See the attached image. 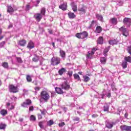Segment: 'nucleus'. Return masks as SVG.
<instances>
[{
  "label": "nucleus",
  "instance_id": "obj_1",
  "mask_svg": "<svg viewBox=\"0 0 131 131\" xmlns=\"http://www.w3.org/2000/svg\"><path fill=\"white\" fill-rule=\"evenodd\" d=\"M40 100H43L45 102H48L49 100H50V96L48 92L42 91L40 93Z\"/></svg>",
  "mask_w": 131,
  "mask_h": 131
},
{
  "label": "nucleus",
  "instance_id": "obj_2",
  "mask_svg": "<svg viewBox=\"0 0 131 131\" xmlns=\"http://www.w3.org/2000/svg\"><path fill=\"white\" fill-rule=\"evenodd\" d=\"M9 91L12 93H17L19 92L18 86H15L14 84H9Z\"/></svg>",
  "mask_w": 131,
  "mask_h": 131
},
{
  "label": "nucleus",
  "instance_id": "obj_3",
  "mask_svg": "<svg viewBox=\"0 0 131 131\" xmlns=\"http://www.w3.org/2000/svg\"><path fill=\"white\" fill-rule=\"evenodd\" d=\"M99 50V48L97 47H94L92 49L91 52H88V54L86 55V58L88 59H93V55L95 54V53L96 51Z\"/></svg>",
  "mask_w": 131,
  "mask_h": 131
},
{
  "label": "nucleus",
  "instance_id": "obj_4",
  "mask_svg": "<svg viewBox=\"0 0 131 131\" xmlns=\"http://www.w3.org/2000/svg\"><path fill=\"white\" fill-rule=\"evenodd\" d=\"M60 63V58L57 57H53L51 60V64L53 66H57Z\"/></svg>",
  "mask_w": 131,
  "mask_h": 131
},
{
  "label": "nucleus",
  "instance_id": "obj_5",
  "mask_svg": "<svg viewBox=\"0 0 131 131\" xmlns=\"http://www.w3.org/2000/svg\"><path fill=\"white\" fill-rule=\"evenodd\" d=\"M78 11L80 15L85 14L86 12V7L83 5H80L78 7Z\"/></svg>",
  "mask_w": 131,
  "mask_h": 131
},
{
  "label": "nucleus",
  "instance_id": "obj_6",
  "mask_svg": "<svg viewBox=\"0 0 131 131\" xmlns=\"http://www.w3.org/2000/svg\"><path fill=\"white\" fill-rule=\"evenodd\" d=\"M119 31H120V32H122L123 36H125V37H127L129 35L128 31H127L126 28L124 26H122L119 29Z\"/></svg>",
  "mask_w": 131,
  "mask_h": 131
},
{
  "label": "nucleus",
  "instance_id": "obj_7",
  "mask_svg": "<svg viewBox=\"0 0 131 131\" xmlns=\"http://www.w3.org/2000/svg\"><path fill=\"white\" fill-rule=\"evenodd\" d=\"M32 104V100L30 99H27L26 102H24L21 104V107L24 108L27 107L28 105H31Z\"/></svg>",
  "mask_w": 131,
  "mask_h": 131
},
{
  "label": "nucleus",
  "instance_id": "obj_8",
  "mask_svg": "<svg viewBox=\"0 0 131 131\" xmlns=\"http://www.w3.org/2000/svg\"><path fill=\"white\" fill-rule=\"evenodd\" d=\"M62 90H68L70 89V86L68 84L67 81H64L63 83H62L60 85Z\"/></svg>",
  "mask_w": 131,
  "mask_h": 131
},
{
  "label": "nucleus",
  "instance_id": "obj_9",
  "mask_svg": "<svg viewBox=\"0 0 131 131\" xmlns=\"http://www.w3.org/2000/svg\"><path fill=\"white\" fill-rule=\"evenodd\" d=\"M123 23L127 25V27H130L131 26V19L130 18L125 17L123 20Z\"/></svg>",
  "mask_w": 131,
  "mask_h": 131
},
{
  "label": "nucleus",
  "instance_id": "obj_10",
  "mask_svg": "<svg viewBox=\"0 0 131 131\" xmlns=\"http://www.w3.org/2000/svg\"><path fill=\"white\" fill-rule=\"evenodd\" d=\"M120 128L122 131H131V126L122 125L120 126Z\"/></svg>",
  "mask_w": 131,
  "mask_h": 131
},
{
  "label": "nucleus",
  "instance_id": "obj_11",
  "mask_svg": "<svg viewBox=\"0 0 131 131\" xmlns=\"http://www.w3.org/2000/svg\"><path fill=\"white\" fill-rule=\"evenodd\" d=\"M34 18L37 20V22H40L42 18V16L41 15V13H35L34 16Z\"/></svg>",
  "mask_w": 131,
  "mask_h": 131
},
{
  "label": "nucleus",
  "instance_id": "obj_12",
  "mask_svg": "<svg viewBox=\"0 0 131 131\" xmlns=\"http://www.w3.org/2000/svg\"><path fill=\"white\" fill-rule=\"evenodd\" d=\"M59 8L60 10H62L63 11H65L68 10V5L67 3H62L59 6Z\"/></svg>",
  "mask_w": 131,
  "mask_h": 131
},
{
  "label": "nucleus",
  "instance_id": "obj_13",
  "mask_svg": "<svg viewBox=\"0 0 131 131\" xmlns=\"http://www.w3.org/2000/svg\"><path fill=\"white\" fill-rule=\"evenodd\" d=\"M71 6L72 7V10H73V11L74 12H77V5L74 2H73L71 3Z\"/></svg>",
  "mask_w": 131,
  "mask_h": 131
},
{
  "label": "nucleus",
  "instance_id": "obj_14",
  "mask_svg": "<svg viewBox=\"0 0 131 131\" xmlns=\"http://www.w3.org/2000/svg\"><path fill=\"white\" fill-rule=\"evenodd\" d=\"M110 23L114 25H117L118 24L117 18L116 17L111 18V19H110Z\"/></svg>",
  "mask_w": 131,
  "mask_h": 131
},
{
  "label": "nucleus",
  "instance_id": "obj_15",
  "mask_svg": "<svg viewBox=\"0 0 131 131\" xmlns=\"http://www.w3.org/2000/svg\"><path fill=\"white\" fill-rule=\"evenodd\" d=\"M27 48H28L29 49H32L34 48V42L32 41H29L28 44V46H27Z\"/></svg>",
  "mask_w": 131,
  "mask_h": 131
},
{
  "label": "nucleus",
  "instance_id": "obj_16",
  "mask_svg": "<svg viewBox=\"0 0 131 131\" xmlns=\"http://www.w3.org/2000/svg\"><path fill=\"white\" fill-rule=\"evenodd\" d=\"M102 31V28L100 26H97L95 29V31L94 32H95L96 34H100L101 33Z\"/></svg>",
  "mask_w": 131,
  "mask_h": 131
},
{
  "label": "nucleus",
  "instance_id": "obj_17",
  "mask_svg": "<svg viewBox=\"0 0 131 131\" xmlns=\"http://www.w3.org/2000/svg\"><path fill=\"white\" fill-rule=\"evenodd\" d=\"M15 12V10L12 8L11 5L7 6V12L9 13H12Z\"/></svg>",
  "mask_w": 131,
  "mask_h": 131
},
{
  "label": "nucleus",
  "instance_id": "obj_18",
  "mask_svg": "<svg viewBox=\"0 0 131 131\" xmlns=\"http://www.w3.org/2000/svg\"><path fill=\"white\" fill-rule=\"evenodd\" d=\"M27 43V41H26V40L25 39H22L18 41V45L21 47L25 46Z\"/></svg>",
  "mask_w": 131,
  "mask_h": 131
},
{
  "label": "nucleus",
  "instance_id": "obj_19",
  "mask_svg": "<svg viewBox=\"0 0 131 131\" xmlns=\"http://www.w3.org/2000/svg\"><path fill=\"white\" fill-rule=\"evenodd\" d=\"M55 90L56 93H57L58 94L62 95L64 93L63 90H62V89L56 87L55 88Z\"/></svg>",
  "mask_w": 131,
  "mask_h": 131
},
{
  "label": "nucleus",
  "instance_id": "obj_20",
  "mask_svg": "<svg viewBox=\"0 0 131 131\" xmlns=\"http://www.w3.org/2000/svg\"><path fill=\"white\" fill-rule=\"evenodd\" d=\"M80 34L81 37L82 38V39L85 38L86 37H88L89 36L88 33L86 31H83L82 33H80Z\"/></svg>",
  "mask_w": 131,
  "mask_h": 131
},
{
  "label": "nucleus",
  "instance_id": "obj_21",
  "mask_svg": "<svg viewBox=\"0 0 131 131\" xmlns=\"http://www.w3.org/2000/svg\"><path fill=\"white\" fill-rule=\"evenodd\" d=\"M67 15H68L69 18L71 19L75 18V17H76V15H75L74 13L71 12H69L68 13H67Z\"/></svg>",
  "mask_w": 131,
  "mask_h": 131
},
{
  "label": "nucleus",
  "instance_id": "obj_22",
  "mask_svg": "<svg viewBox=\"0 0 131 131\" xmlns=\"http://www.w3.org/2000/svg\"><path fill=\"white\" fill-rule=\"evenodd\" d=\"M115 123H110V122H107L106 124V126L107 128L108 129H111L113 128V126L115 125Z\"/></svg>",
  "mask_w": 131,
  "mask_h": 131
},
{
  "label": "nucleus",
  "instance_id": "obj_23",
  "mask_svg": "<svg viewBox=\"0 0 131 131\" xmlns=\"http://www.w3.org/2000/svg\"><path fill=\"white\" fill-rule=\"evenodd\" d=\"M59 54L60 57H61L62 58H65L66 56V52L63 50H60L59 51Z\"/></svg>",
  "mask_w": 131,
  "mask_h": 131
},
{
  "label": "nucleus",
  "instance_id": "obj_24",
  "mask_svg": "<svg viewBox=\"0 0 131 131\" xmlns=\"http://www.w3.org/2000/svg\"><path fill=\"white\" fill-rule=\"evenodd\" d=\"M7 114H8V111L7 110L2 109L1 111H0V114L3 116L7 115Z\"/></svg>",
  "mask_w": 131,
  "mask_h": 131
},
{
  "label": "nucleus",
  "instance_id": "obj_25",
  "mask_svg": "<svg viewBox=\"0 0 131 131\" xmlns=\"http://www.w3.org/2000/svg\"><path fill=\"white\" fill-rule=\"evenodd\" d=\"M66 72V69L64 68H62L60 69H59V71H58V73L59 74V75L61 76L63 75V73H65Z\"/></svg>",
  "mask_w": 131,
  "mask_h": 131
},
{
  "label": "nucleus",
  "instance_id": "obj_26",
  "mask_svg": "<svg viewBox=\"0 0 131 131\" xmlns=\"http://www.w3.org/2000/svg\"><path fill=\"white\" fill-rule=\"evenodd\" d=\"M103 37L100 36L99 38H98L97 43L99 45H102L103 43Z\"/></svg>",
  "mask_w": 131,
  "mask_h": 131
},
{
  "label": "nucleus",
  "instance_id": "obj_27",
  "mask_svg": "<svg viewBox=\"0 0 131 131\" xmlns=\"http://www.w3.org/2000/svg\"><path fill=\"white\" fill-rule=\"evenodd\" d=\"M96 18L98 19V20H99L101 22H103V17L102 15H99V14H96Z\"/></svg>",
  "mask_w": 131,
  "mask_h": 131
},
{
  "label": "nucleus",
  "instance_id": "obj_28",
  "mask_svg": "<svg viewBox=\"0 0 131 131\" xmlns=\"http://www.w3.org/2000/svg\"><path fill=\"white\" fill-rule=\"evenodd\" d=\"M100 61L102 64H105L106 62V58L104 57H100Z\"/></svg>",
  "mask_w": 131,
  "mask_h": 131
},
{
  "label": "nucleus",
  "instance_id": "obj_29",
  "mask_svg": "<svg viewBox=\"0 0 131 131\" xmlns=\"http://www.w3.org/2000/svg\"><path fill=\"white\" fill-rule=\"evenodd\" d=\"M74 79L77 80L78 81H81V78H80L79 75L77 73L73 74Z\"/></svg>",
  "mask_w": 131,
  "mask_h": 131
},
{
  "label": "nucleus",
  "instance_id": "obj_30",
  "mask_svg": "<svg viewBox=\"0 0 131 131\" xmlns=\"http://www.w3.org/2000/svg\"><path fill=\"white\" fill-rule=\"evenodd\" d=\"M124 62H129L131 63V56H129L127 57H124Z\"/></svg>",
  "mask_w": 131,
  "mask_h": 131
},
{
  "label": "nucleus",
  "instance_id": "obj_31",
  "mask_svg": "<svg viewBox=\"0 0 131 131\" xmlns=\"http://www.w3.org/2000/svg\"><path fill=\"white\" fill-rule=\"evenodd\" d=\"M6 127H7V124H5L3 123H0V129L5 130Z\"/></svg>",
  "mask_w": 131,
  "mask_h": 131
},
{
  "label": "nucleus",
  "instance_id": "obj_32",
  "mask_svg": "<svg viewBox=\"0 0 131 131\" xmlns=\"http://www.w3.org/2000/svg\"><path fill=\"white\" fill-rule=\"evenodd\" d=\"M2 67L4 69H8L9 66L8 63L7 62H3L2 63Z\"/></svg>",
  "mask_w": 131,
  "mask_h": 131
},
{
  "label": "nucleus",
  "instance_id": "obj_33",
  "mask_svg": "<svg viewBox=\"0 0 131 131\" xmlns=\"http://www.w3.org/2000/svg\"><path fill=\"white\" fill-rule=\"evenodd\" d=\"M26 80L28 82H31L32 81L31 76H30L29 75H27Z\"/></svg>",
  "mask_w": 131,
  "mask_h": 131
},
{
  "label": "nucleus",
  "instance_id": "obj_34",
  "mask_svg": "<svg viewBox=\"0 0 131 131\" xmlns=\"http://www.w3.org/2000/svg\"><path fill=\"white\" fill-rule=\"evenodd\" d=\"M108 43H109L110 45H117V40H116L115 39L109 40Z\"/></svg>",
  "mask_w": 131,
  "mask_h": 131
},
{
  "label": "nucleus",
  "instance_id": "obj_35",
  "mask_svg": "<svg viewBox=\"0 0 131 131\" xmlns=\"http://www.w3.org/2000/svg\"><path fill=\"white\" fill-rule=\"evenodd\" d=\"M30 120L33 122L36 121V116L34 115H31L30 117Z\"/></svg>",
  "mask_w": 131,
  "mask_h": 131
},
{
  "label": "nucleus",
  "instance_id": "obj_36",
  "mask_svg": "<svg viewBox=\"0 0 131 131\" xmlns=\"http://www.w3.org/2000/svg\"><path fill=\"white\" fill-rule=\"evenodd\" d=\"M128 62L122 61V67L123 69H126L127 68V65L128 64Z\"/></svg>",
  "mask_w": 131,
  "mask_h": 131
},
{
  "label": "nucleus",
  "instance_id": "obj_37",
  "mask_svg": "<svg viewBox=\"0 0 131 131\" xmlns=\"http://www.w3.org/2000/svg\"><path fill=\"white\" fill-rule=\"evenodd\" d=\"M54 121H53L52 120H49L48 121V122H47V125H49V126L54 125Z\"/></svg>",
  "mask_w": 131,
  "mask_h": 131
},
{
  "label": "nucleus",
  "instance_id": "obj_38",
  "mask_svg": "<svg viewBox=\"0 0 131 131\" xmlns=\"http://www.w3.org/2000/svg\"><path fill=\"white\" fill-rule=\"evenodd\" d=\"M83 78H84V82H88L90 80V78L88 76H85L83 77Z\"/></svg>",
  "mask_w": 131,
  "mask_h": 131
},
{
  "label": "nucleus",
  "instance_id": "obj_39",
  "mask_svg": "<svg viewBox=\"0 0 131 131\" xmlns=\"http://www.w3.org/2000/svg\"><path fill=\"white\" fill-rule=\"evenodd\" d=\"M108 110H109V106L108 105V104H106L104 105V112H108Z\"/></svg>",
  "mask_w": 131,
  "mask_h": 131
},
{
  "label": "nucleus",
  "instance_id": "obj_40",
  "mask_svg": "<svg viewBox=\"0 0 131 131\" xmlns=\"http://www.w3.org/2000/svg\"><path fill=\"white\" fill-rule=\"evenodd\" d=\"M43 124H44V122L43 121H40L38 123V125H39V126L40 127V128H43L44 126H43Z\"/></svg>",
  "mask_w": 131,
  "mask_h": 131
},
{
  "label": "nucleus",
  "instance_id": "obj_41",
  "mask_svg": "<svg viewBox=\"0 0 131 131\" xmlns=\"http://www.w3.org/2000/svg\"><path fill=\"white\" fill-rule=\"evenodd\" d=\"M41 15H45L46 14V8L43 7L41 8Z\"/></svg>",
  "mask_w": 131,
  "mask_h": 131
},
{
  "label": "nucleus",
  "instance_id": "obj_42",
  "mask_svg": "<svg viewBox=\"0 0 131 131\" xmlns=\"http://www.w3.org/2000/svg\"><path fill=\"white\" fill-rule=\"evenodd\" d=\"M110 48V47L105 48V49L104 50V56L106 55V53H108V52L109 51Z\"/></svg>",
  "mask_w": 131,
  "mask_h": 131
},
{
  "label": "nucleus",
  "instance_id": "obj_43",
  "mask_svg": "<svg viewBox=\"0 0 131 131\" xmlns=\"http://www.w3.org/2000/svg\"><path fill=\"white\" fill-rule=\"evenodd\" d=\"M75 36L76 37H77V38L78 39H83L80 33H77V34H76Z\"/></svg>",
  "mask_w": 131,
  "mask_h": 131
},
{
  "label": "nucleus",
  "instance_id": "obj_44",
  "mask_svg": "<svg viewBox=\"0 0 131 131\" xmlns=\"http://www.w3.org/2000/svg\"><path fill=\"white\" fill-rule=\"evenodd\" d=\"M40 112H41V114H42V115H46V114H47V111H46V110H40Z\"/></svg>",
  "mask_w": 131,
  "mask_h": 131
},
{
  "label": "nucleus",
  "instance_id": "obj_45",
  "mask_svg": "<svg viewBox=\"0 0 131 131\" xmlns=\"http://www.w3.org/2000/svg\"><path fill=\"white\" fill-rule=\"evenodd\" d=\"M5 44H6L5 41H2L1 42H0V48H3L4 46H5Z\"/></svg>",
  "mask_w": 131,
  "mask_h": 131
},
{
  "label": "nucleus",
  "instance_id": "obj_46",
  "mask_svg": "<svg viewBox=\"0 0 131 131\" xmlns=\"http://www.w3.org/2000/svg\"><path fill=\"white\" fill-rule=\"evenodd\" d=\"M67 75H69V78H71L72 76V75H73V71H68V72L67 73Z\"/></svg>",
  "mask_w": 131,
  "mask_h": 131
},
{
  "label": "nucleus",
  "instance_id": "obj_47",
  "mask_svg": "<svg viewBox=\"0 0 131 131\" xmlns=\"http://www.w3.org/2000/svg\"><path fill=\"white\" fill-rule=\"evenodd\" d=\"M127 51L130 55H131V46L127 47Z\"/></svg>",
  "mask_w": 131,
  "mask_h": 131
},
{
  "label": "nucleus",
  "instance_id": "obj_48",
  "mask_svg": "<svg viewBox=\"0 0 131 131\" xmlns=\"http://www.w3.org/2000/svg\"><path fill=\"white\" fill-rule=\"evenodd\" d=\"M16 59L19 63H23V60H21V58L20 57H16Z\"/></svg>",
  "mask_w": 131,
  "mask_h": 131
},
{
  "label": "nucleus",
  "instance_id": "obj_49",
  "mask_svg": "<svg viewBox=\"0 0 131 131\" xmlns=\"http://www.w3.org/2000/svg\"><path fill=\"white\" fill-rule=\"evenodd\" d=\"M65 125H66V124L64 122H61V123H59V127H62Z\"/></svg>",
  "mask_w": 131,
  "mask_h": 131
},
{
  "label": "nucleus",
  "instance_id": "obj_50",
  "mask_svg": "<svg viewBox=\"0 0 131 131\" xmlns=\"http://www.w3.org/2000/svg\"><path fill=\"white\" fill-rule=\"evenodd\" d=\"M40 89H41V88L39 87V86H36L34 88V90H35V91H39L40 90Z\"/></svg>",
  "mask_w": 131,
  "mask_h": 131
},
{
  "label": "nucleus",
  "instance_id": "obj_51",
  "mask_svg": "<svg viewBox=\"0 0 131 131\" xmlns=\"http://www.w3.org/2000/svg\"><path fill=\"white\" fill-rule=\"evenodd\" d=\"M32 61L35 62H37L38 61V59L36 58V57H33L32 58Z\"/></svg>",
  "mask_w": 131,
  "mask_h": 131
},
{
  "label": "nucleus",
  "instance_id": "obj_52",
  "mask_svg": "<svg viewBox=\"0 0 131 131\" xmlns=\"http://www.w3.org/2000/svg\"><path fill=\"white\" fill-rule=\"evenodd\" d=\"M29 111L30 112H32L34 111V106H31L29 108Z\"/></svg>",
  "mask_w": 131,
  "mask_h": 131
},
{
  "label": "nucleus",
  "instance_id": "obj_53",
  "mask_svg": "<svg viewBox=\"0 0 131 131\" xmlns=\"http://www.w3.org/2000/svg\"><path fill=\"white\" fill-rule=\"evenodd\" d=\"M30 6L29 4H28V5H26V11H29V10H30Z\"/></svg>",
  "mask_w": 131,
  "mask_h": 131
},
{
  "label": "nucleus",
  "instance_id": "obj_54",
  "mask_svg": "<svg viewBox=\"0 0 131 131\" xmlns=\"http://www.w3.org/2000/svg\"><path fill=\"white\" fill-rule=\"evenodd\" d=\"M42 119V116L40 114H38V119L40 120Z\"/></svg>",
  "mask_w": 131,
  "mask_h": 131
},
{
  "label": "nucleus",
  "instance_id": "obj_55",
  "mask_svg": "<svg viewBox=\"0 0 131 131\" xmlns=\"http://www.w3.org/2000/svg\"><path fill=\"white\" fill-rule=\"evenodd\" d=\"M48 32L50 34H53V31L51 29H48Z\"/></svg>",
  "mask_w": 131,
  "mask_h": 131
},
{
  "label": "nucleus",
  "instance_id": "obj_56",
  "mask_svg": "<svg viewBox=\"0 0 131 131\" xmlns=\"http://www.w3.org/2000/svg\"><path fill=\"white\" fill-rule=\"evenodd\" d=\"M80 120L79 118H75V119H74V121H79Z\"/></svg>",
  "mask_w": 131,
  "mask_h": 131
},
{
  "label": "nucleus",
  "instance_id": "obj_57",
  "mask_svg": "<svg viewBox=\"0 0 131 131\" xmlns=\"http://www.w3.org/2000/svg\"><path fill=\"white\" fill-rule=\"evenodd\" d=\"M97 23L96 20H93L91 22V25H94V23Z\"/></svg>",
  "mask_w": 131,
  "mask_h": 131
},
{
  "label": "nucleus",
  "instance_id": "obj_58",
  "mask_svg": "<svg viewBox=\"0 0 131 131\" xmlns=\"http://www.w3.org/2000/svg\"><path fill=\"white\" fill-rule=\"evenodd\" d=\"M23 120H24V119L23 118H19V121L20 122H23Z\"/></svg>",
  "mask_w": 131,
  "mask_h": 131
},
{
  "label": "nucleus",
  "instance_id": "obj_59",
  "mask_svg": "<svg viewBox=\"0 0 131 131\" xmlns=\"http://www.w3.org/2000/svg\"><path fill=\"white\" fill-rule=\"evenodd\" d=\"M107 98H110L111 96V93H107V95H106Z\"/></svg>",
  "mask_w": 131,
  "mask_h": 131
},
{
  "label": "nucleus",
  "instance_id": "obj_60",
  "mask_svg": "<svg viewBox=\"0 0 131 131\" xmlns=\"http://www.w3.org/2000/svg\"><path fill=\"white\" fill-rule=\"evenodd\" d=\"M14 108H15L14 105H12V106H11L10 110H14Z\"/></svg>",
  "mask_w": 131,
  "mask_h": 131
},
{
  "label": "nucleus",
  "instance_id": "obj_61",
  "mask_svg": "<svg viewBox=\"0 0 131 131\" xmlns=\"http://www.w3.org/2000/svg\"><path fill=\"white\" fill-rule=\"evenodd\" d=\"M4 36H0V40H1L2 39H3L4 38Z\"/></svg>",
  "mask_w": 131,
  "mask_h": 131
},
{
  "label": "nucleus",
  "instance_id": "obj_62",
  "mask_svg": "<svg viewBox=\"0 0 131 131\" xmlns=\"http://www.w3.org/2000/svg\"><path fill=\"white\" fill-rule=\"evenodd\" d=\"M3 33V30L0 28V35L2 34V33Z\"/></svg>",
  "mask_w": 131,
  "mask_h": 131
},
{
  "label": "nucleus",
  "instance_id": "obj_63",
  "mask_svg": "<svg viewBox=\"0 0 131 131\" xmlns=\"http://www.w3.org/2000/svg\"><path fill=\"white\" fill-rule=\"evenodd\" d=\"M52 46L53 47V48H55V42H52Z\"/></svg>",
  "mask_w": 131,
  "mask_h": 131
},
{
  "label": "nucleus",
  "instance_id": "obj_64",
  "mask_svg": "<svg viewBox=\"0 0 131 131\" xmlns=\"http://www.w3.org/2000/svg\"><path fill=\"white\" fill-rule=\"evenodd\" d=\"M92 117L95 118L96 117V116L95 114H93V115H92Z\"/></svg>",
  "mask_w": 131,
  "mask_h": 131
}]
</instances>
